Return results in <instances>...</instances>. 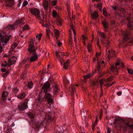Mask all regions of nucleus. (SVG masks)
<instances>
[{
  "label": "nucleus",
  "mask_w": 133,
  "mask_h": 133,
  "mask_svg": "<svg viewBox=\"0 0 133 133\" xmlns=\"http://www.w3.org/2000/svg\"><path fill=\"white\" fill-rule=\"evenodd\" d=\"M130 43H133V40L129 42Z\"/></svg>",
  "instance_id": "nucleus-60"
},
{
  "label": "nucleus",
  "mask_w": 133,
  "mask_h": 133,
  "mask_svg": "<svg viewBox=\"0 0 133 133\" xmlns=\"http://www.w3.org/2000/svg\"><path fill=\"white\" fill-rule=\"evenodd\" d=\"M115 83V82H113L111 84H110V83H108L106 85H105V86H106V87H109V86H111L113 84Z\"/></svg>",
  "instance_id": "nucleus-38"
},
{
  "label": "nucleus",
  "mask_w": 133,
  "mask_h": 133,
  "mask_svg": "<svg viewBox=\"0 0 133 133\" xmlns=\"http://www.w3.org/2000/svg\"><path fill=\"white\" fill-rule=\"evenodd\" d=\"M120 65L119 63L118 62L116 63L115 66H112L111 68V70L112 72H116V74H117V70L118 69V67L117 66L119 65Z\"/></svg>",
  "instance_id": "nucleus-7"
},
{
  "label": "nucleus",
  "mask_w": 133,
  "mask_h": 133,
  "mask_svg": "<svg viewBox=\"0 0 133 133\" xmlns=\"http://www.w3.org/2000/svg\"><path fill=\"white\" fill-rule=\"evenodd\" d=\"M110 43V42L108 40L107 41V43H106V47H107V48L108 47H109V44Z\"/></svg>",
  "instance_id": "nucleus-49"
},
{
  "label": "nucleus",
  "mask_w": 133,
  "mask_h": 133,
  "mask_svg": "<svg viewBox=\"0 0 133 133\" xmlns=\"http://www.w3.org/2000/svg\"><path fill=\"white\" fill-rule=\"evenodd\" d=\"M97 64H98V67L97 68V69L98 71H99L100 70V63L99 62L97 61Z\"/></svg>",
  "instance_id": "nucleus-44"
},
{
  "label": "nucleus",
  "mask_w": 133,
  "mask_h": 133,
  "mask_svg": "<svg viewBox=\"0 0 133 133\" xmlns=\"http://www.w3.org/2000/svg\"><path fill=\"white\" fill-rule=\"evenodd\" d=\"M16 59V58L15 57H11L8 61V65L10 66L15 63Z\"/></svg>",
  "instance_id": "nucleus-9"
},
{
  "label": "nucleus",
  "mask_w": 133,
  "mask_h": 133,
  "mask_svg": "<svg viewBox=\"0 0 133 133\" xmlns=\"http://www.w3.org/2000/svg\"><path fill=\"white\" fill-rule=\"evenodd\" d=\"M100 53H96V57H97V56H99L100 55Z\"/></svg>",
  "instance_id": "nucleus-58"
},
{
  "label": "nucleus",
  "mask_w": 133,
  "mask_h": 133,
  "mask_svg": "<svg viewBox=\"0 0 133 133\" xmlns=\"http://www.w3.org/2000/svg\"><path fill=\"white\" fill-rule=\"evenodd\" d=\"M57 3V1L56 0L53 1L51 2V5L52 6H55Z\"/></svg>",
  "instance_id": "nucleus-34"
},
{
  "label": "nucleus",
  "mask_w": 133,
  "mask_h": 133,
  "mask_svg": "<svg viewBox=\"0 0 133 133\" xmlns=\"http://www.w3.org/2000/svg\"><path fill=\"white\" fill-rule=\"evenodd\" d=\"M59 88L58 85H55L54 89L53 92L54 93H56L58 92L59 91Z\"/></svg>",
  "instance_id": "nucleus-16"
},
{
  "label": "nucleus",
  "mask_w": 133,
  "mask_h": 133,
  "mask_svg": "<svg viewBox=\"0 0 133 133\" xmlns=\"http://www.w3.org/2000/svg\"><path fill=\"white\" fill-rule=\"evenodd\" d=\"M45 119L47 120H51V119L52 117L46 114L45 116Z\"/></svg>",
  "instance_id": "nucleus-33"
},
{
  "label": "nucleus",
  "mask_w": 133,
  "mask_h": 133,
  "mask_svg": "<svg viewBox=\"0 0 133 133\" xmlns=\"http://www.w3.org/2000/svg\"><path fill=\"white\" fill-rule=\"evenodd\" d=\"M131 59L133 61V56L131 57Z\"/></svg>",
  "instance_id": "nucleus-64"
},
{
  "label": "nucleus",
  "mask_w": 133,
  "mask_h": 133,
  "mask_svg": "<svg viewBox=\"0 0 133 133\" xmlns=\"http://www.w3.org/2000/svg\"><path fill=\"white\" fill-rule=\"evenodd\" d=\"M104 80L103 79H101L99 80V82L101 88H102V85H103L104 82Z\"/></svg>",
  "instance_id": "nucleus-32"
},
{
  "label": "nucleus",
  "mask_w": 133,
  "mask_h": 133,
  "mask_svg": "<svg viewBox=\"0 0 133 133\" xmlns=\"http://www.w3.org/2000/svg\"><path fill=\"white\" fill-rule=\"evenodd\" d=\"M27 103H23L20 105L18 106V108L21 110H24L27 108Z\"/></svg>",
  "instance_id": "nucleus-11"
},
{
  "label": "nucleus",
  "mask_w": 133,
  "mask_h": 133,
  "mask_svg": "<svg viewBox=\"0 0 133 133\" xmlns=\"http://www.w3.org/2000/svg\"><path fill=\"white\" fill-rule=\"evenodd\" d=\"M110 80V79H107V81H109Z\"/></svg>",
  "instance_id": "nucleus-63"
},
{
  "label": "nucleus",
  "mask_w": 133,
  "mask_h": 133,
  "mask_svg": "<svg viewBox=\"0 0 133 133\" xmlns=\"http://www.w3.org/2000/svg\"><path fill=\"white\" fill-rule=\"evenodd\" d=\"M102 23L103 24L104 27L105 28H107L108 26V24L106 21L105 20H104L103 21Z\"/></svg>",
  "instance_id": "nucleus-29"
},
{
  "label": "nucleus",
  "mask_w": 133,
  "mask_h": 133,
  "mask_svg": "<svg viewBox=\"0 0 133 133\" xmlns=\"http://www.w3.org/2000/svg\"><path fill=\"white\" fill-rule=\"evenodd\" d=\"M23 22L22 21H21L19 20L17 21L15 24L14 25H8L7 26V28L9 30H14L15 28L17 27H16V25L17 24H18L19 23L20 24L21 23Z\"/></svg>",
  "instance_id": "nucleus-5"
},
{
  "label": "nucleus",
  "mask_w": 133,
  "mask_h": 133,
  "mask_svg": "<svg viewBox=\"0 0 133 133\" xmlns=\"http://www.w3.org/2000/svg\"><path fill=\"white\" fill-rule=\"evenodd\" d=\"M67 80V83H69V81H68V80H67V79L66 78H65L64 79V81L65 82L66 80ZM66 83H67V82H66Z\"/></svg>",
  "instance_id": "nucleus-59"
},
{
  "label": "nucleus",
  "mask_w": 133,
  "mask_h": 133,
  "mask_svg": "<svg viewBox=\"0 0 133 133\" xmlns=\"http://www.w3.org/2000/svg\"><path fill=\"white\" fill-rule=\"evenodd\" d=\"M25 96V94L24 93H21L20 94H19L18 95L17 97L18 98L22 99L24 98Z\"/></svg>",
  "instance_id": "nucleus-13"
},
{
  "label": "nucleus",
  "mask_w": 133,
  "mask_h": 133,
  "mask_svg": "<svg viewBox=\"0 0 133 133\" xmlns=\"http://www.w3.org/2000/svg\"><path fill=\"white\" fill-rule=\"evenodd\" d=\"M81 39L83 41V42L84 45H86V43L85 41L87 40L88 38L86 36L83 35L81 37Z\"/></svg>",
  "instance_id": "nucleus-14"
},
{
  "label": "nucleus",
  "mask_w": 133,
  "mask_h": 133,
  "mask_svg": "<svg viewBox=\"0 0 133 133\" xmlns=\"http://www.w3.org/2000/svg\"><path fill=\"white\" fill-rule=\"evenodd\" d=\"M54 34L57 37H58V35L59 34V31L55 29L54 30Z\"/></svg>",
  "instance_id": "nucleus-19"
},
{
  "label": "nucleus",
  "mask_w": 133,
  "mask_h": 133,
  "mask_svg": "<svg viewBox=\"0 0 133 133\" xmlns=\"http://www.w3.org/2000/svg\"><path fill=\"white\" fill-rule=\"evenodd\" d=\"M93 75L92 74L89 73L86 75L84 76V78L85 79H86L89 78L90 77L93 76Z\"/></svg>",
  "instance_id": "nucleus-18"
},
{
  "label": "nucleus",
  "mask_w": 133,
  "mask_h": 133,
  "mask_svg": "<svg viewBox=\"0 0 133 133\" xmlns=\"http://www.w3.org/2000/svg\"><path fill=\"white\" fill-rule=\"evenodd\" d=\"M127 25H128V27H131V25L130 24V23L129 22L128 24Z\"/></svg>",
  "instance_id": "nucleus-52"
},
{
  "label": "nucleus",
  "mask_w": 133,
  "mask_h": 133,
  "mask_svg": "<svg viewBox=\"0 0 133 133\" xmlns=\"http://www.w3.org/2000/svg\"><path fill=\"white\" fill-rule=\"evenodd\" d=\"M57 43L59 46H61L62 45V43H61L59 41H58V42H57Z\"/></svg>",
  "instance_id": "nucleus-46"
},
{
  "label": "nucleus",
  "mask_w": 133,
  "mask_h": 133,
  "mask_svg": "<svg viewBox=\"0 0 133 133\" xmlns=\"http://www.w3.org/2000/svg\"><path fill=\"white\" fill-rule=\"evenodd\" d=\"M12 91L15 93H16L18 91V90L17 88H15L12 90Z\"/></svg>",
  "instance_id": "nucleus-40"
},
{
  "label": "nucleus",
  "mask_w": 133,
  "mask_h": 133,
  "mask_svg": "<svg viewBox=\"0 0 133 133\" xmlns=\"http://www.w3.org/2000/svg\"><path fill=\"white\" fill-rule=\"evenodd\" d=\"M99 36L100 37L103 39V40L104 39L106 38L105 35V33L102 32H100Z\"/></svg>",
  "instance_id": "nucleus-17"
},
{
  "label": "nucleus",
  "mask_w": 133,
  "mask_h": 133,
  "mask_svg": "<svg viewBox=\"0 0 133 133\" xmlns=\"http://www.w3.org/2000/svg\"><path fill=\"white\" fill-rule=\"evenodd\" d=\"M6 2H11L13 1V0H5Z\"/></svg>",
  "instance_id": "nucleus-55"
},
{
  "label": "nucleus",
  "mask_w": 133,
  "mask_h": 133,
  "mask_svg": "<svg viewBox=\"0 0 133 133\" xmlns=\"http://www.w3.org/2000/svg\"><path fill=\"white\" fill-rule=\"evenodd\" d=\"M67 10L68 11V14L69 15H70L71 14V11L70 8L69 7V5H68V7L67 8Z\"/></svg>",
  "instance_id": "nucleus-48"
},
{
  "label": "nucleus",
  "mask_w": 133,
  "mask_h": 133,
  "mask_svg": "<svg viewBox=\"0 0 133 133\" xmlns=\"http://www.w3.org/2000/svg\"><path fill=\"white\" fill-rule=\"evenodd\" d=\"M103 14L104 15L106 16L107 14L106 9L105 8H104L103 9Z\"/></svg>",
  "instance_id": "nucleus-39"
},
{
  "label": "nucleus",
  "mask_w": 133,
  "mask_h": 133,
  "mask_svg": "<svg viewBox=\"0 0 133 133\" xmlns=\"http://www.w3.org/2000/svg\"><path fill=\"white\" fill-rule=\"evenodd\" d=\"M2 51V48L1 46V44L0 43V53H1Z\"/></svg>",
  "instance_id": "nucleus-51"
},
{
  "label": "nucleus",
  "mask_w": 133,
  "mask_h": 133,
  "mask_svg": "<svg viewBox=\"0 0 133 133\" xmlns=\"http://www.w3.org/2000/svg\"><path fill=\"white\" fill-rule=\"evenodd\" d=\"M96 119L95 120V123L92 124V125L94 127L95 126V125L98 122V121L97 120V116H96Z\"/></svg>",
  "instance_id": "nucleus-47"
},
{
  "label": "nucleus",
  "mask_w": 133,
  "mask_h": 133,
  "mask_svg": "<svg viewBox=\"0 0 133 133\" xmlns=\"http://www.w3.org/2000/svg\"><path fill=\"white\" fill-rule=\"evenodd\" d=\"M128 72L130 74H132L133 73V71L132 70L128 69Z\"/></svg>",
  "instance_id": "nucleus-41"
},
{
  "label": "nucleus",
  "mask_w": 133,
  "mask_h": 133,
  "mask_svg": "<svg viewBox=\"0 0 133 133\" xmlns=\"http://www.w3.org/2000/svg\"><path fill=\"white\" fill-rule=\"evenodd\" d=\"M29 116L31 119H33L34 116V114L31 112H30L29 113Z\"/></svg>",
  "instance_id": "nucleus-31"
},
{
  "label": "nucleus",
  "mask_w": 133,
  "mask_h": 133,
  "mask_svg": "<svg viewBox=\"0 0 133 133\" xmlns=\"http://www.w3.org/2000/svg\"><path fill=\"white\" fill-rule=\"evenodd\" d=\"M71 28L72 29V30L74 34V41L76 43L77 42V41L76 39V38L75 37V35H76V34L75 32V31L74 29L73 28L72 26V24H71Z\"/></svg>",
  "instance_id": "nucleus-15"
},
{
  "label": "nucleus",
  "mask_w": 133,
  "mask_h": 133,
  "mask_svg": "<svg viewBox=\"0 0 133 133\" xmlns=\"http://www.w3.org/2000/svg\"><path fill=\"white\" fill-rule=\"evenodd\" d=\"M57 21L60 25H61L62 21L61 19H58L57 20Z\"/></svg>",
  "instance_id": "nucleus-43"
},
{
  "label": "nucleus",
  "mask_w": 133,
  "mask_h": 133,
  "mask_svg": "<svg viewBox=\"0 0 133 133\" xmlns=\"http://www.w3.org/2000/svg\"><path fill=\"white\" fill-rule=\"evenodd\" d=\"M98 15L96 11H95L91 15V16L93 18H96L98 16Z\"/></svg>",
  "instance_id": "nucleus-21"
},
{
  "label": "nucleus",
  "mask_w": 133,
  "mask_h": 133,
  "mask_svg": "<svg viewBox=\"0 0 133 133\" xmlns=\"http://www.w3.org/2000/svg\"><path fill=\"white\" fill-rule=\"evenodd\" d=\"M29 29V25L28 24H26L23 26L22 29L23 30L25 31L28 30Z\"/></svg>",
  "instance_id": "nucleus-26"
},
{
  "label": "nucleus",
  "mask_w": 133,
  "mask_h": 133,
  "mask_svg": "<svg viewBox=\"0 0 133 133\" xmlns=\"http://www.w3.org/2000/svg\"><path fill=\"white\" fill-rule=\"evenodd\" d=\"M123 124H124V125H121V127H123L125 128H127V127H129L131 128H133V125L130 124L128 122L124 123L123 122Z\"/></svg>",
  "instance_id": "nucleus-10"
},
{
  "label": "nucleus",
  "mask_w": 133,
  "mask_h": 133,
  "mask_svg": "<svg viewBox=\"0 0 133 133\" xmlns=\"http://www.w3.org/2000/svg\"><path fill=\"white\" fill-rule=\"evenodd\" d=\"M46 36L49 37V36L51 32L50 30L48 28H46Z\"/></svg>",
  "instance_id": "nucleus-20"
},
{
  "label": "nucleus",
  "mask_w": 133,
  "mask_h": 133,
  "mask_svg": "<svg viewBox=\"0 0 133 133\" xmlns=\"http://www.w3.org/2000/svg\"><path fill=\"white\" fill-rule=\"evenodd\" d=\"M17 46V44L16 43H14L13 44L11 47L10 50L11 51H13L14 49Z\"/></svg>",
  "instance_id": "nucleus-23"
},
{
  "label": "nucleus",
  "mask_w": 133,
  "mask_h": 133,
  "mask_svg": "<svg viewBox=\"0 0 133 133\" xmlns=\"http://www.w3.org/2000/svg\"><path fill=\"white\" fill-rule=\"evenodd\" d=\"M50 85L48 82H46L44 84L43 86L41 89V91L39 93V97L41 98L43 97L44 96L45 99L48 102V104L52 102V95L47 92L49 90Z\"/></svg>",
  "instance_id": "nucleus-1"
},
{
  "label": "nucleus",
  "mask_w": 133,
  "mask_h": 133,
  "mask_svg": "<svg viewBox=\"0 0 133 133\" xmlns=\"http://www.w3.org/2000/svg\"><path fill=\"white\" fill-rule=\"evenodd\" d=\"M97 45L99 46V47L100 48V46L99 45V40L98 39V41H97Z\"/></svg>",
  "instance_id": "nucleus-54"
},
{
  "label": "nucleus",
  "mask_w": 133,
  "mask_h": 133,
  "mask_svg": "<svg viewBox=\"0 0 133 133\" xmlns=\"http://www.w3.org/2000/svg\"><path fill=\"white\" fill-rule=\"evenodd\" d=\"M30 11L31 14L32 15H34L38 19L41 20L43 19V18L40 16V11L38 9L32 8L30 10Z\"/></svg>",
  "instance_id": "nucleus-3"
},
{
  "label": "nucleus",
  "mask_w": 133,
  "mask_h": 133,
  "mask_svg": "<svg viewBox=\"0 0 133 133\" xmlns=\"http://www.w3.org/2000/svg\"><path fill=\"white\" fill-rule=\"evenodd\" d=\"M121 119V118L119 117H118L116 119L115 121L116 122H118Z\"/></svg>",
  "instance_id": "nucleus-50"
},
{
  "label": "nucleus",
  "mask_w": 133,
  "mask_h": 133,
  "mask_svg": "<svg viewBox=\"0 0 133 133\" xmlns=\"http://www.w3.org/2000/svg\"><path fill=\"white\" fill-rule=\"evenodd\" d=\"M33 83L32 82H29L28 83V87L29 89L31 88L33 86Z\"/></svg>",
  "instance_id": "nucleus-30"
},
{
  "label": "nucleus",
  "mask_w": 133,
  "mask_h": 133,
  "mask_svg": "<svg viewBox=\"0 0 133 133\" xmlns=\"http://www.w3.org/2000/svg\"><path fill=\"white\" fill-rule=\"evenodd\" d=\"M53 16L54 17H56L58 16L57 12L55 10H53L52 12Z\"/></svg>",
  "instance_id": "nucleus-25"
},
{
  "label": "nucleus",
  "mask_w": 133,
  "mask_h": 133,
  "mask_svg": "<svg viewBox=\"0 0 133 133\" xmlns=\"http://www.w3.org/2000/svg\"><path fill=\"white\" fill-rule=\"evenodd\" d=\"M70 32V39L69 40V43L70 44L71 43V41L72 40V38L71 36V32L69 31Z\"/></svg>",
  "instance_id": "nucleus-37"
},
{
  "label": "nucleus",
  "mask_w": 133,
  "mask_h": 133,
  "mask_svg": "<svg viewBox=\"0 0 133 133\" xmlns=\"http://www.w3.org/2000/svg\"><path fill=\"white\" fill-rule=\"evenodd\" d=\"M28 4V2L27 1H24L23 4V5L24 6H26Z\"/></svg>",
  "instance_id": "nucleus-42"
},
{
  "label": "nucleus",
  "mask_w": 133,
  "mask_h": 133,
  "mask_svg": "<svg viewBox=\"0 0 133 133\" xmlns=\"http://www.w3.org/2000/svg\"><path fill=\"white\" fill-rule=\"evenodd\" d=\"M38 56L36 53L34 54L31 56V57L29 58L31 62H35L38 59Z\"/></svg>",
  "instance_id": "nucleus-8"
},
{
  "label": "nucleus",
  "mask_w": 133,
  "mask_h": 133,
  "mask_svg": "<svg viewBox=\"0 0 133 133\" xmlns=\"http://www.w3.org/2000/svg\"><path fill=\"white\" fill-rule=\"evenodd\" d=\"M101 42L103 44H104V41L102 40Z\"/></svg>",
  "instance_id": "nucleus-62"
},
{
  "label": "nucleus",
  "mask_w": 133,
  "mask_h": 133,
  "mask_svg": "<svg viewBox=\"0 0 133 133\" xmlns=\"http://www.w3.org/2000/svg\"><path fill=\"white\" fill-rule=\"evenodd\" d=\"M34 39H32L29 42L28 49L29 51L30 52H34L36 51L34 46Z\"/></svg>",
  "instance_id": "nucleus-4"
},
{
  "label": "nucleus",
  "mask_w": 133,
  "mask_h": 133,
  "mask_svg": "<svg viewBox=\"0 0 133 133\" xmlns=\"http://www.w3.org/2000/svg\"><path fill=\"white\" fill-rule=\"evenodd\" d=\"M112 8H113V9H114V10L115 11L116 10V9H117V7L116 6H113Z\"/></svg>",
  "instance_id": "nucleus-56"
},
{
  "label": "nucleus",
  "mask_w": 133,
  "mask_h": 133,
  "mask_svg": "<svg viewBox=\"0 0 133 133\" xmlns=\"http://www.w3.org/2000/svg\"><path fill=\"white\" fill-rule=\"evenodd\" d=\"M107 133H110V130H108Z\"/></svg>",
  "instance_id": "nucleus-61"
},
{
  "label": "nucleus",
  "mask_w": 133,
  "mask_h": 133,
  "mask_svg": "<svg viewBox=\"0 0 133 133\" xmlns=\"http://www.w3.org/2000/svg\"><path fill=\"white\" fill-rule=\"evenodd\" d=\"M102 6V4L101 3H99L97 4V7L99 8V9L100 11L101 10V8Z\"/></svg>",
  "instance_id": "nucleus-36"
},
{
  "label": "nucleus",
  "mask_w": 133,
  "mask_h": 133,
  "mask_svg": "<svg viewBox=\"0 0 133 133\" xmlns=\"http://www.w3.org/2000/svg\"><path fill=\"white\" fill-rule=\"evenodd\" d=\"M7 65H8V64H7L6 61H4V62L2 64V66L5 67L7 66Z\"/></svg>",
  "instance_id": "nucleus-35"
},
{
  "label": "nucleus",
  "mask_w": 133,
  "mask_h": 133,
  "mask_svg": "<svg viewBox=\"0 0 133 133\" xmlns=\"http://www.w3.org/2000/svg\"><path fill=\"white\" fill-rule=\"evenodd\" d=\"M108 50V52H107V54L108 55V57L109 59H110V58L111 57V54H112V52H110V50L108 49H107V51Z\"/></svg>",
  "instance_id": "nucleus-22"
},
{
  "label": "nucleus",
  "mask_w": 133,
  "mask_h": 133,
  "mask_svg": "<svg viewBox=\"0 0 133 133\" xmlns=\"http://www.w3.org/2000/svg\"><path fill=\"white\" fill-rule=\"evenodd\" d=\"M8 95V93L6 92H3L2 93V97L4 98L6 97Z\"/></svg>",
  "instance_id": "nucleus-24"
},
{
  "label": "nucleus",
  "mask_w": 133,
  "mask_h": 133,
  "mask_svg": "<svg viewBox=\"0 0 133 133\" xmlns=\"http://www.w3.org/2000/svg\"><path fill=\"white\" fill-rule=\"evenodd\" d=\"M42 36V34L41 33L39 34L38 35H37L36 37L37 39H38V41L41 40V37Z\"/></svg>",
  "instance_id": "nucleus-27"
},
{
  "label": "nucleus",
  "mask_w": 133,
  "mask_h": 133,
  "mask_svg": "<svg viewBox=\"0 0 133 133\" xmlns=\"http://www.w3.org/2000/svg\"><path fill=\"white\" fill-rule=\"evenodd\" d=\"M128 36V34L127 32H126L123 35V36L124 37V38L126 39V38Z\"/></svg>",
  "instance_id": "nucleus-45"
},
{
  "label": "nucleus",
  "mask_w": 133,
  "mask_h": 133,
  "mask_svg": "<svg viewBox=\"0 0 133 133\" xmlns=\"http://www.w3.org/2000/svg\"><path fill=\"white\" fill-rule=\"evenodd\" d=\"M1 71L2 72H5L6 71V70L4 69H2Z\"/></svg>",
  "instance_id": "nucleus-57"
},
{
  "label": "nucleus",
  "mask_w": 133,
  "mask_h": 133,
  "mask_svg": "<svg viewBox=\"0 0 133 133\" xmlns=\"http://www.w3.org/2000/svg\"><path fill=\"white\" fill-rule=\"evenodd\" d=\"M122 94V92H119L117 93V95L118 96H120Z\"/></svg>",
  "instance_id": "nucleus-53"
},
{
  "label": "nucleus",
  "mask_w": 133,
  "mask_h": 133,
  "mask_svg": "<svg viewBox=\"0 0 133 133\" xmlns=\"http://www.w3.org/2000/svg\"><path fill=\"white\" fill-rule=\"evenodd\" d=\"M64 53L63 52H61L59 51L57 52L56 51V56L58 59L60 61L61 65H62L63 63H64L63 68L65 69H66L69 63V60H67L65 62H64L63 59V56L64 55Z\"/></svg>",
  "instance_id": "nucleus-2"
},
{
  "label": "nucleus",
  "mask_w": 133,
  "mask_h": 133,
  "mask_svg": "<svg viewBox=\"0 0 133 133\" xmlns=\"http://www.w3.org/2000/svg\"><path fill=\"white\" fill-rule=\"evenodd\" d=\"M43 5L44 9L46 10H47L48 9V8L49 6L48 1L46 0L44 1L43 3Z\"/></svg>",
  "instance_id": "nucleus-12"
},
{
  "label": "nucleus",
  "mask_w": 133,
  "mask_h": 133,
  "mask_svg": "<svg viewBox=\"0 0 133 133\" xmlns=\"http://www.w3.org/2000/svg\"><path fill=\"white\" fill-rule=\"evenodd\" d=\"M0 39L2 42H4L5 44L7 43L9 40L8 37H5L1 33H0Z\"/></svg>",
  "instance_id": "nucleus-6"
},
{
  "label": "nucleus",
  "mask_w": 133,
  "mask_h": 133,
  "mask_svg": "<svg viewBox=\"0 0 133 133\" xmlns=\"http://www.w3.org/2000/svg\"><path fill=\"white\" fill-rule=\"evenodd\" d=\"M87 49L88 51L90 52L92 50L91 45L89 44H88L87 45Z\"/></svg>",
  "instance_id": "nucleus-28"
}]
</instances>
